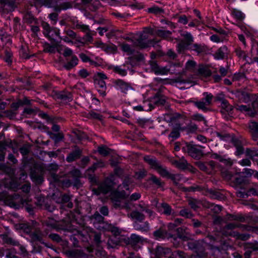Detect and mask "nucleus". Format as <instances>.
Here are the masks:
<instances>
[{"label": "nucleus", "instance_id": "1", "mask_svg": "<svg viewBox=\"0 0 258 258\" xmlns=\"http://www.w3.org/2000/svg\"><path fill=\"white\" fill-rule=\"evenodd\" d=\"M131 182L129 180H124L121 184H120L116 190L111 194V199L115 202L116 207H119L122 209L129 210L133 207V204L130 202H125L123 205L118 204V199H124L127 197L130 194L129 184Z\"/></svg>", "mask_w": 258, "mask_h": 258}, {"label": "nucleus", "instance_id": "2", "mask_svg": "<svg viewBox=\"0 0 258 258\" xmlns=\"http://www.w3.org/2000/svg\"><path fill=\"white\" fill-rule=\"evenodd\" d=\"M153 30L150 28H146L143 32L137 34L133 39L126 38L129 41L134 42L135 45L141 48H146L150 46L154 42L153 40H149V35L153 34Z\"/></svg>", "mask_w": 258, "mask_h": 258}, {"label": "nucleus", "instance_id": "3", "mask_svg": "<svg viewBox=\"0 0 258 258\" xmlns=\"http://www.w3.org/2000/svg\"><path fill=\"white\" fill-rule=\"evenodd\" d=\"M153 30L150 28H146L143 32L137 34L133 39L126 38L129 41L134 42L135 45L141 48H146L150 46L154 42L153 40H149V35L153 34Z\"/></svg>", "mask_w": 258, "mask_h": 258}, {"label": "nucleus", "instance_id": "4", "mask_svg": "<svg viewBox=\"0 0 258 258\" xmlns=\"http://www.w3.org/2000/svg\"><path fill=\"white\" fill-rule=\"evenodd\" d=\"M144 159L150 165L151 167L156 170L162 177L168 178L169 176L170 173L166 167L161 165L155 158L150 156H146Z\"/></svg>", "mask_w": 258, "mask_h": 258}, {"label": "nucleus", "instance_id": "5", "mask_svg": "<svg viewBox=\"0 0 258 258\" xmlns=\"http://www.w3.org/2000/svg\"><path fill=\"white\" fill-rule=\"evenodd\" d=\"M5 201L9 205L15 209H19L26 205H27L28 201L24 200L18 195H15L13 196H8Z\"/></svg>", "mask_w": 258, "mask_h": 258}, {"label": "nucleus", "instance_id": "6", "mask_svg": "<svg viewBox=\"0 0 258 258\" xmlns=\"http://www.w3.org/2000/svg\"><path fill=\"white\" fill-rule=\"evenodd\" d=\"M111 178L112 177H107L104 181L99 185L98 188L93 189L94 194L97 195L100 194H106L110 191L114 185Z\"/></svg>", "mask_w": 258, "mask_h": 258}, {"label": "nucleus", "instance_id": "7", "mask_svg": "<svg viewBox=\"0 0 258 258\" xmlns=\"http://www.w3.org/2000/svg\"><path fill=\"white\" fill-rule=\"evenodd\" d=\"M248 181L246 177L239 174L233 176L231 180V185L235 188L245 189L248 185Z\"/></svg>", "mask_w": 258, "mask_h": 258}, {"label": "nucleus", "instance_id": "8", "mask_svg": "<svg viewBox=\"0 0 258 258\" xmlns=\"http://www.w3.org/2000/svg\"><path fill=\"white\" fill-rule=\"evenodd\" d=\"M114 87L117 90L120 91L121 93L126 94L130 91L133 90L131 84L121 79L115 80L113 82Z\"/></svg>", "mask_w": 258, "mask_h": 258}, {"label": "nucleus", "instance_id": "9", "mask_svg": "<svg viewBox=\"0 0 258 258\" xmlns=\"http://www.w3.org/2000/svg\"><path fill=\"white\" fill-rule=\"evenodd\" d=\"M43 28V33L44 35L49 39H53L55 36H58L59 38V30L56 28H52L50 25L47 23H44L42 24Z\"/></svg>", "mask_w": 258, "mask_h": 258}, {"label": "nucleus", "instance_id": "10", "mask_svg": "<svg viewBox=\"0 0 258 258\" xmlns=\"http://www.w3.org/2000/svg\"><path fill=\"white\" fill-rule=\"evenodd\" d=\"M33 241H41L43 234L39 228L34 227H28L25 230Z\"/></svg>", "mask_w": 258, "mask_h": 258}, {"label": "nucleus", "instance_id": "11", "mask_svg": "<svg viewBox=\"0 0 258 258\" xmlns=\"http://www.w3.org/2000/svg\"><path fill=\"white\" fill-rule=\"evenodd\" d=\"M229 50L226 45H223L219 48L213 54V56L215 59H224L227 58L229 54Z\"/></svg>", "mask_w": 258, "mask_h": 258}, {"label": "nucleus", "instance_id": "12", "mask_svg": "<svg viewBox=\"0 0 258 258\" xmlns=\"http://www.w3.org/2000/svg\"><path fill=\"white\" fill-rule=\"evenodd\" d=\"M195 75L202 78H207L212 75V72L207 66L200 64Z\"/></svg>", "mask_w": 258, "mask_h": 258}, {"label": "nucleus", "instance_id": "13", "mask_svg": "<svg viewBox=\"0 0 258 258\" xmlns=\"http://www.w3.org/2000/svg\"><path fill=\"white\" fill-rule=\"evenodd\" d=\"M143 242V238L136 234H131L128 238V244L136 249L140 247V244H142Z\"/></svg>", "mask_w": 258, "mask_h": 258}, {"label": "nucleus", "instance_id": "14", "mask_svg": "<svg viewBox=\"0 0 258 258\" xmlns=\"http://www.w3.org/2000/svg\"><path fill=\"white\" fill-rule=\"evenodd\" d=\"M182 40L181 42L178 44V48L180 51L187 46L189 43L192 41V37L191 34L184 32L181 33Z\"/></svg>", "mask_w": 258, "mask_h": 258}, {"label": "nucleus", "instance_id": "15", "mask_svg": "<svg viewBox=\"0 0 258 258\" xmlns=\"http://www.w3.org/2000/svg\"><path fill=\"white\" fill-rule=\"evenodd\" d=\"M248 124L249 132L251 134L252 139L256 141L258 140V122L251 120Z\"/></svg>", "mask_w": 258, "mask_h": 258}, {"label": "nucleus", "instance_id": "16", "mask_svg": "<svg viewBox=\"0 0 258 258\" xmlns=\"http://www.w3.org/2000/svg\"><path fill=\"white\" fill-rule=\"evenodd\" d=\"M64 33L66 36L63 37H59V39L62 40L66 43L73 44V39L77 38V34L76 32L71 29H66L64 30Z\"/></svg>", "mask_w": 258, "mask_h": 258}, {"label": "nucleus", "instance_id": "17", "mask_svg": "<svg viewBox=\"0 0 258 258\" xmlns=\"http://www.w3.org/2000/svg\"><path fill=\"white\" fill-rule=\"evenodd\" d=\"M156 207L157 211L160 213L167 216L170 215L172 214H173L171 207L166 203L157 204Z\"/></svg>", "mask_w": 258, "mask_h": 258}, {"label": "nucleus", "instance_id": "18", "mask_svg": "<svg viewBox=\"0 0 258 258\" xmlns=\"http://www.w3.org/2000/svg\"><path fill=\"white\" fill-rule=\"evenodd\" d=\"M97 168V165L94 163L86 171V175L88 176L90 182L92 183H96L97 182L96 177L91 174L93 173Z\"/></svg>", "mask_w": 258, "mask_h": 258}, {"label": "nucleus", "instance_id": "19", "mask_svg": "<svg viewBox=\"0 0 258 258\" xmlns=\"http://www.w3.org/2000/svg\"><path fill=\"white\" fill-rule=\"evenodd\" d=\"M157 36L161 37L168 41H172L173 39L171 37V32L169 31L163 30H157L155 33Z\"/></svg>", "mask_w": 258, "mask_h": 258}, {"label": "nucleus", "instance_id": "20", "mask_svg": "<svg viewBox=\"0 0 258 258\" xmlns=\"http://www.w3.org/2000/svg\"><path fill=\"white\" fill-rule=\"evenodd\" d=\"M208 51V47L206 45L195 44V51L197 52L198 54L203 55L207 54Z\"/></svg>", "mask_w": 258, "mask_h": 258}, {"label": "nucleus", "instance_id": "21", "mask_svg": "<svg viewBox=\"0 0 258 258\" xmlns=\"http://www.w3.org/2000/svg\"><path fill=\"white\" fill-rule=\"evenodd\" d=\"M195 15L200 20H195V27L199 30H201L204 28V24L201 22L202 18L200 11L195 9Z\"/></svg>", "mask_w": 258, "mask_h": 258}, {"label": "nucleus", "instance_id": "22", "mask_svg": "<svg viewBox=\"0 0 258 258\" xmlns=\"http://www.w3.org/2000/svg\"><path fill=\"white\" fill-rule=\"evenodd\" d=\"M81 151L80 149H77L75 151L71 152L67 157L66 160L69 162H71L77 159L80 158L81 155Z\"/></svg>", "mask_w": 258, "mask_h": 258}, {"label": "nucleus", "instance_id": "23", "mask_svg": "<svg viewBox=\"0 0 258 258\" xmlns=\"http://www.w3.org/2000/svg\"><path fill=\"white\" fill-rule=\"evenodd\" d=\"M56 98L65 101H71L72 100V94L68 92H60L56 94Z\"/></svg>", "mask_w": 258, "mask_h": 258}, {"label": "nucleus", "instance_id": "24", "mask_svg": "<svg viewBox=\"0 0 258 258\" xmlns=\"http://www.w3.org/2000/svg\"><path fill=\"white\" fill-rule=\"evenodd\" d=\"M239 226L237 224L234 223H229L227 224L224 228L223 230V234L225 236H232V233H233L232 231L230 232H226V230H232L235 229L236 227H238Z\"/></svg>", "mask_w": 258, "mask_h": 258}, {"label": "nucleus", "instance_id": "25", "mask_svg": "<svg viewBox=\"0 0 258 258\" xmlns=\"http://www.w3.org/2000/svg\"><path fill=\"white\" fill-rule=\"evenodd\" d=\"M221 106L222 108L221 112H224V111L227 112L228 113H231L233 109V106L230 105L228 101L225 99L221 103Z\"/></svg>", "mask_w": 258, "mask_h": 258}, {"label": "nucleus", "instance_id": "26", "mask_svg": "<svg viewBox=\"0 0 258 258\" xmlns=\"http://www.w3.org/2000/svg\"><path fill=\"white\" fill-rule=\"evenodd\" d=\"M78 58L76 56L72 55L71 60L64 65V68L67 70H70L78 64Z\"/></svg>", "mask_w": 258, "mask_h": 258}, {"label": "nucleus", "instance_id": "27", "mask_svg": "<svg viewBox=\"0 0 258 258\" xmlns=\"http://www.w3.org/2000/svg\"><path fill=\"white\" fill-rule=\"evenodd\" d=\"M204 206L208 208H211V210H212L214 213L216 214L220 212L222 208V207L220 205H215L213 203H210L209 202L205 203Z\"/></svg>", "mask_w": 258, "mask_h": 258}, {"label": "nucleus", "instance_id": "28", "mask_svg": "<svg viewBox=\"0 0 258 258\" xmlns=\"http://www.w3.org/2000/svg\"><path fill=\"white\" fill-rule=\"evenodd\" d=\"M227 218L229 220L237 221L241 222L245 221V218L241 214L234 215L228 214L226 215Z\"/></svg>", "mask_w": 258, "mask_h": 258}, {"label": "nucleus", "instance_id": "29", "mask_svg": "<svg viewBox=\"0 0 258 258\" xmlns=\"http://www.w3.org/2000/svg\"><path fill=\"white\" fill-rule=\"evenodd\" d=\"M254 96V95L245 92H241L240 93V99L243 102L246 103L251 101Z\"/></svg>", "mask_w": 258, "mask_h": 258}, {"label": "nucleus", "instance_id": "30", "mask_svg": "<svg viewBox=\"0 0 258 258\" xmlns=\"http://www.w3.org/2000/svg\"><path fill=\"white\" fill-rule=\"evenodd\" d=\"M252 100V102L251 106L253 110H252L250 116L253 117L256 114V111H258V96H257L256 95H254V96Z\"/></svg>", "mask_w": 258, "mask_h": 258}, {"label": "nucleus", "instance_id": "31", "mask_svg": "<svg viewBox=\"0 0 258 258\" xmlns=\"http://www.w3.org/2000/svg\"><path fill=\"white\" fill-rule=\"evenodd\" d=\"M131 217L136 220L142 221L145 219L144 215L139 211H134L130 214Z\"/></svg>", "mask_w": 258, "mask_h": 258}, {"label": "nucleus", "instance_id": "32", "mask_svg": "<svg viewBox=\"0 0 258 258\" xmlns=\"http://www.w3.org/2000/svg\"><path fill=\"white\" fill-rule=\"evenodd\" d=\"M195 165H196L199 169L202 171H205V172L211 174V171L209 170V169L207 166L204 163L202 162L201 161H198L195 162Z\"/></svg>", "mask_w": 258, "mask_h": 258}, {"label": "nucleus", "instance_id": "33", "mask_svg": "<svg viewBox=\"0 0 258 258\" xmlns=\"http://www.w3.org/2000/svg\"><path fill=\"white\" fill-rule=\"evenodd\" d=\"M59 45L57 43L53 45H50L49 44H46L45 47L44 51L50 53H55L56 50L59 51L58 49Z\"/></svg>", "mask_w": 258, "mask_h": 258}, {"label": "nucleus", "instance_id": "34", "mask_svg": "<svg viewBox=\"0 0 258 258\" xmlns=\"http://www.w3.org/2000/svg\"><path fill=\"white\" fill-rule=\"evenodd\" d=\"M245 249H248L252 251H258V242H247L244 245Z\"/></svg>", "mask_w": 258, "mask_h": 258}, {"label": "nucleus", "instance_id": "35", "mask_svg": "<svg viewBox=\"0 0 258 258\" xmlns=\"http://www.w3.org/2000/svg\"><path fill=\"white\" fill-rule=\"evenodd\" d=\"M232 15L237 20L241 21L244 18V15L241 11L233 9L232 11Z\"/></svg>", "mask_w": 258, "mask_h": 258}, {"label": "nucleus", "instance_id": "36", "mask_svg": "<svg viewBox=\"0 0 258 258\" xmlns=\"http://www.w3.org/2000/svg\"><path fill=\"white\" fill-rule=\"evenodd\" d=\"M112 71L122 76H124L127 74L126 70L122 69L120 66H113L112 67Z\"/></svg>", "mask_w": 258, "mask_h": 258}, {"label": "nucleus", "instance_id": "37", "mask_svg": "<svg viewBox=\"0 0 258 258\" xmlns=\"http://www.w3.org/2000/svg\"><path fill=\"white\" fill-rule=\"evenodd\" d=\"M94 83L97 88L102 89L103 90H106V83L104 80L101 79H94Z\"/></svg>", "mask_w": 258, "mask_h": 258}, {"label": "nucleus", "instance_id": "38", "mask_svg": "<svg viewBox=\"0 0 258 258\" xmlns=\"http://www.w3.org/2000/svg\"><path fill=\"white\" fill-rule=\"evenodd\" d=\"M75 28L77 29H80L84 33L88 31L90 29L88 25L83 24L81 22H77L75 25Z\"/></svg>", "mask_w": 258, "mask_h": 258}, {"label": "nucleus", "instance_id": "39", "mask_svg": "<svg viewBox=\"0 0 258 258\" xmlns=\"http://www.w3.org/2000/svg\"><path fill=\"white\" fill-rule=\"evenodd\" d=\"M194 248H195V258H197V257H198L199 258H202V257L207 256V254L205 252V251L204 250V248L203 247L201 248V251H200V252H198L197 251V244L196 242H195Z\"/></svg>", "mask_w": 258, "mask_h": 258}, {"label": "nucleus", "instance_id": "40", "mask_svg": "<svg viewBox=\"0 0 258 258\" xmlns=\"http://www.w3.org/2000/svg\"><path fill=\"white\" fill-rule=\"evenodd\" d=\"M231 142L235 147L243 145L242 140L240 138L236 137L233 135L231 137Z\"/></svg>", "mask_w": 258, "mask_h": 258}, {"label": "nucleus", "instance_id": "41", "mask_svg": "<svg viewBox=\"0 0 258 258\" xmlns=\"http://www.w3.org/2000/svg\"><path fill=\"white\" fill-rule=\"evenodd\" d=\"M215 134L217 137H219L221 140L223 141H227L229 139L231 140L232 136H231L229 134L227 133H221L220 132H216Z\"/></svg>", "mask_w": 258, "mask_h": 258}, {"label": "nucleus", "instance_id": "42", "mask_svg": "<svg viewBox=\"0 0 258 258\" xmlns=\"http://www.w3.org/2000/svg\"><path fill=\"white\" fill-rule=\"evenodd\" d=\"M121 49L122 51L127 53L128 54H132L134 52L133 49L131 47L130 45L126 43H122L120 45Z\"/></svg>", "mask_w": 258, "mask_h": 258}, {"label": "nucleus", "instance_id": "43", "mask_svg": "<svg viewBox=\"0 0 258 258\" xmlns=\"http://www.w3.org/2000/svg\"><path fill=\"white\" fill-rule=\"evenodd\" d=\"M237 110L240 111L241 112H247L248 114L250 116L251 114L252 109L251 107L247 106L245 105H238L236 108Z\"/></svg>", "mask_w": 258, "mask_h": 258}, {"label": "nucleus", "instance_id": "44", "mask_svg": "<svg viewBox=\"0 0 258 258\" xmlns=\"http://www.w3.org/2000/svg\"><path fill=\"white\" fill-rule=\"evenodd\" d=\"M183 149L189 156L191 157L194 156V145L192 144L186 143L185 146L183 147Z\"/></svg>", "mask_w": 258, "mask_h": 258}, {"label": "nucleus", "instance_id": "45", "mask_svg": "<svg viewBox=\"0 0 258 258\" xmlns=\"http://www.w3.org/2000/svg\"><path fill=\"white\" fill-rule=\"evenodd\" d=\"M152 102L157 105H163L165 103V99L159 95L155 96L153 98Z\"/></svg>", "mask_w": 258, "mask_h": 258}, {"label": "nucleus", "instance_id": "46", "mask_svg": "<svg viewBox=\"0 0 258 258\" xmlns=\"http://www.w3.org/2000/svg\"><path fill=\"white\" fill-rule=\"evenodd\" d=\"M195 104L199 109H202L205 111L207 110L206 106L208 105H207V103L204 101V99H203L202 101L195 102Z\"/></svg>", "mask_w": 258, "mask_h": 258}, {"label": "nucleus", "instance_id": "47", "mask_svg": "<svg viewBox=\"0 0 258 258\" xmlns=\"http://www.w3.org/2000/svg\"><path fill=\"white\" fill-rule=\"evenodd\" d=\"M98 151L101 155L107 156L110 153V149L105 146L99 147Z\"/></svg>", "mask_w": 258, "mask_h": 258}, {"label": "nucleus", "instance_id": "48", "mask_svg": "<svg viewBox=\"0 0 258 258\" xmlns=\"http://www.w3.org/2000/svg\"><path fill=\"white\" fill-rule=\"evenodd\" d=\"M234 236L236 237V238L245 241L248 239L250 237V235L247 233H236V234H234Z\"/></svg>", "mask_w": 258, "mask_h": 258}, {"label": "nucleus", "instance_id": "49", "mask_svg": "<svg viewBox=\"0 0 258 258\" xmlns=\"http://www.w3.org/2000/svg\"><path fill=\"white\" fill-rule=\"evenodd\" d=\"M235 52L239 58L243 59L246 58V55L245 52L242 50L240 47L236 48L235 49Z\"/></svg>", "mask_w": 258, "mask_h": 258}, {"label": "nucleus", "instance_id": "50", "mask_svg": "<svg viewBox=\"0 0 258 258\" xmlns=\"http://www.w3.org/2000/svg\"><path fill=\"white\" fill-rule=\"evenodd\" d=\"M149 180L159 186H161L163 184L161 179L154 175L151 176Z\"/></svg>", "mask_w": 258, "mask_h": 258}, {"label": "nucleus", "instance_id": "51", "mask_svg": "<svg viewBox=\"0 0 258 258\" xmlns=\"http://www.w3.org/2000/svg\"><path fill=\"white\" fill-rule=\"evenodd\" d=\"M179 215L187 218H190L192 216L191 213L186 209L181 210L180 211Z\"/></svg>", "mask_w": 258, "mask_h": 258}, {"label": "nucleus", "instance_id": "52", "mask_svg": "<svg viewBox=\"0 0 258 258\" xmlns=\"http://www.w3.org/2000/svg\"><path fill=\"white\" fill-rule=\"evenodd\" d=\"M168 178L171 179L175 184H177L181 179V177L179 174H172L170 173Z\"/></svg>", "mask_w": 258, "mask_h": 258}, {"label": "nucleus", "instance_id": "53", "mask_svg": "<svg viewBox=\"0 0 258 258\" xmlns=\"http://www.w3.org/2000/svg\"><path fill=\"white\" fill-rule=\"evenodd\" d=\"M61 198H59L58 200H56V202L58 203H68L69 202L70 200V197L69 196L67 195H61Z\"/></svg>", "mask_w": 258, "mask_h": 258}, {"label": "nucleus", "instance_id": "54", "mask_svg": "<svg viewBox=\"0 0 258 258\" xmlns=\"http://www.w3.org/2000/svg\"><path fill=\"white\" fill-rule=\"evenodd\" d=\"M250 159L254 162L256 163L258 165V153L254 151H250V152H248Z\"/></svg>", "mask_w": 258, "mask_h": 258}, {"label": "nucleus", "instance_id": "55", "mask_svg": "<svg viewBox=\"0 0 258 258\" xmlns=\"http://www.w3.org/2000/svg\"><path fill=\"white\" fill-rule=\"evenodd\" d=\"M222 176L227 180H232L233 175L231 173L227 170L223 171L221 172Z\"/></svg>", "mask_w": 258, "mask_h": 258}, {"label": "nucleus", "instance_id": "56", "mask_svg": "<svg viewBox=\"0 0 258 258\" xmlns=\"http://www.w3.org/2000/svg\"><path fill=\"white\" fill-rule=\"evenodd\" d=\"M148 11L149 13L157 14L163 12V10L162 9L159 8L158 7H153L149 8L148 9Z\"/></svg>", "mask_w": 258, "mask_h": 258}, {"label": "nucleus", "instance_id": "57", "mask_svg": "<svg viewBox=\"0 0 258 258\" xmlns=\"http://www.w3.org/2000/svg\"><path fill=\"white\" fill-rule=\"evenodd\" d=\"M12 53L11 51L6 50L5 51V57L4 58L5 61L8 64H11L12 60Z\"/></svg>", "mask_w": 258, "mask_h": 258}, {"label": "nucleus", "instance_id": "58", "mask_svg": "<svg viewBox=\"0 0 258 258\" xmlns=\"http://www.w3.org/2000/svg\"><path fill=\"white\" fill-rule=\"evenodd\" d=\"M204 95L205 96V98L203 99L204 100H205V102L207 103V105H210L212 102V100L213 98V96L212 95V94H208V93L206 92L204 93Z\"/></svg>", "mask_w": 258, "mask_h": 258}, {"label": "nucleus", "instance_id": "59", "mask_svg": "<svg viewBox=\"0 0 258 258\" xmlns=\"http://www.w3.org/2000/svg\"><path fill=\"white\" fill-rule=\"evenodd\" d=\"M46 225L52 228H56L57 227V224L56 221L52 219H49L46 222Z\"/></svg>", "mask_w": 258, "mask_h": 258}, {"label": "nucleus", "instance_id": "60", "mask_svg": "<svg viewBox=\"0 0 258 258\" xmlns=\"http://www.w3.org/2000/svg\"><path fill=\"white\" fill-rule=\"evenodd\" d=\"M180 134L179 131L177 129L173 130L170 135H169V137L172 139V140H175L178 138L179 137Z\"/></svg>", "mask_w": 258, "mask_h": 258}, {"label": "nucleus", "instance_id": "61", "mask_svg": "<svg viewBox=\"0 0 258 258\" xmlns=\"http://www.w3.org/2000/svg\"><path fill=\"white\" fill-rule=\"evenodd\" d=\"M204 155V153L201 150L195 147V159H200Z\"/></svg>", "mask_w": 258, "mask_h": 258}, {"label": "nucleus", "instance_id": "62", "mask_svg": "<svg viewBox=\"0 0 258 258\" xmlns=\"http://www.w3.org/2000/svg\"><path fill=\"white\" fill-rule=\"evenodd\" d=\"M169 72V69L167 67H159L158 75H167Z\"/></svg>", "mask_w": 258, "mask_h": 258}, {"label": "nucleus", "instance_id": "63", "mask_svg": "<svg viewBox=\"0 0 258 258\" xmlns=\"http://www.w3.org/2000/svg\"><path fill=\"white\" fill-rule=\"evenodd\" d=\"M63 138L64 136L62 133H57L53 134L52 139L54 140L55 143H57L61 141Z\"/></svg>", "mask_w": 258, "mask_h": 258}, {"label": "nucleus", "instance_id": "64", "mask_svg": "<svg viewBox=\"0 0 258 258\" xmlns=\"http://www.w3.org/2000/svg\"><path fill=\"white\" fill-rule=\"evenodd\" d=\"M236 148V151L235 152V155L236 156H240L242 155L244 153V149L243 146V145L238 146L237 147H235Z\"/></svg>", "mask_w": 258, "mask_h": 258}]
</instances>
